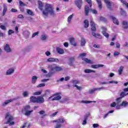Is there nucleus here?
<instances>
[{"label":"nucleus","instance_id":"nucleus-1","mask_svg":"<svg viewBox=\"0 0 128 128\" xmlns=\"http://www.w3.org/2000/svg\"><path fill=\"white\" fill-rule=\"evenodd\" d=\"M43 14L46 16H48V14H50L52 16H56V14L52 8V5L50 4H46L45 10L42 12Z\"/></svg>","mask_w":128,"mask_h":128},{"label":"nucleus","instance_id":"nucleus-2","mask_svg":"<svg viewBox=\"0 0 128 128\" xmlns=\"http://www.w3.org/2000/svg\"><path fill=\"white\" fill-rule=\"evenodd\" d=\"M30 110V106L26 105L24 106V109L22 110V112H24V115L26 116H30L32 114V112H34V110Z\"/></svg>","mask_w":128,"mask_h":128},{"label":"nucleus","instance_id":"nucleus-3","mask_svg":"<svg viewBox=\"0 0 128 128\" xmlns=\"http://www.w3.org/2000/svg\"><path fill=\"white\" fill-rule=\"evenodd\" d=\"M6 118L8 120L7 124H8L9 126H14V122L12 121L14 120V118L10 116L8 113L6 114Z\"/></svg>","mask_w":128,"mask_h":128},{"label":"nucleus","instance_id":"nucleus-4","mask_svg":"<svg viewBox=\"0 0 128 128\" xmlns=\"http://www.w3.org/2000/svg\"><path fill=\"white\" fill-rule=\"evenodd\" d=\"M62 96L60 95V93H56L54 96L48 98V100H60Z\"/></svg>","mask_w":128,"mask_h":128},{"label":"nucleus","instance_id":"nucleus-5","mask_svg":"<svg viewBox=\"0 0 128 128\" xmlns=\"http://www.w3.org/2000/svg\"><path fill=\"white\" fill-rule=\"evenodd\" d=\"M128 106V102L126 100H123L120 106H116V110H120L123 108H126Z\"/></svg>","mask_w":128,"mask_h":128},{"label":"nucleus","instance_id":"nucleus-6","mask_svg":"<svg viewBox=\"0 0 128 128\" xmlns=\"http://www.w3.org/2000/svg\"><path fill=\"white\" fill-rule=\"evenodd\" d=\"M14 72V68H8L5 73L6 76H12Z\"/></svg>","mask_w":128,"mask_h":128},{"label":"nucleus","instance_id":"nucleus-7","mask_svg":"<svg viewBox=\"0 0 128 128\" xmlns=\"http://www.w3.org/2000/svg\"><path fill=\"white\" fill-rule=\"evenodd\" d=\"M76 6L79 10L82 8V0H76L75 1Z\"/></svg>","mask_w":128,"mask_h":128},{"label":"nucleus","instance_id":"nucleus-8","mask_svg":"<svg viewBox=\"0 0 128 128\" xmlns=\"http://www.w3.org/2000/svg\"><path fill=\"white\" fill-rule=\"evenodd\" d=\"M60 60L56 58H50L47 59L46 62H58Z\"/></svg>","mask_w":128,"mask_h":128},{"label":"nucleus","instance_id":"nucleus-9","mask_svg":"<svg viewBox=\"0 0 128 128\" xmlns=\"http://www.w3.org/2000/svg\"><path fill=\"white\" fill-rule=\"evenodd\" d=\"M18 100V98H14L12 99H10V100H6L3 104V106H6V104H10V102H14V100Z\"/></svg>","mask_w":128,"mask_h":128},{"label":"nucleus","instance_id":"nucleus-10","mask_svg":"<svg viewBox=\"0 0 128 128\" xmlns=\"http://www.w3.org/2000/svg\"><path fill=\"white\" fill-rule=\"evenodd\" d=\"M4 50L6 52H12V48L10 46V44H6L4 46Z\"/></svg>","mask_w":128,"mask_h":128},{"label":"nucleus","instance_id":"nucleus-11","mask_svg":"<svg viewBox=\"0 0 128 128\" xmlns=\"http://www.w3.org/2000/svg\"><path fill=\"white\" fill-rule=\"evenodd\" d=\"M44 98L43 96H39L37 98V104H44Z\"/></svg>","mask_w":128,"mask_h":128},{"label":"nucleus","instance_id":"nucleus-12","mask_svg":"<svg viewBox=\"0 0 128 128\" xmlns=\"http://www.w3.org/2000/svg\"><path fill=\"white\" fill-rule=\"evenodd\" d=\"M102 34L104 35V36H106V38H108V36H109L108 34V32H106V28L104 27H102Z\"/></svg>","mask_w":128,"mask_h":128},{"label":"nucleus","instance_id":"nucleus-13","mask_svg":"<svg viewBox=\"0 0 128 128\" xmlns=\"http://www.w3.org/2000/svg\"><path fill=\"white\" fill-rule=\"evenodd\" d=\"M56 67V64H53L52 65H49L48 66V68H50L51 72H55Z\"/></svg>","mask_w":128,"mask_h":128},{"label":"nucleus","instance_id":"nucleus-14","mask_svg":"<svg viewBox=\"0 0 128 128\" xmlns=\"http://www.w3.org/2000/svg\"><path fill=\"white\" fill-rule=\"evenodd\" d=\"M122 97H120L116 99V106H120V104H122Z\"/></svg>","mask_w":128,"mask_h":128},{"label":"nucleus","instance_id":"nucleus-15","mask_svg":"<svg viewBox=\"0 0 128 128\" xmlns=\"http://www.w3.org/2000/svg\"><path fill=\"white\" fill-rule=\"evenodd\" d=\"M48 37L46 34H43L40 37V40H42V42H46L48 40Z\"/></svg>","mask_w":128,"mask_h":128},{"label":"nucleus","instance_id":"nucleus-16","mask_svg":"<svg viewBox=\"0 0 128 128\" xmlns=\"http://www.w3.org/2000/svg\"><path fill=\"white\" fill-rule=\"evenodd\" d=\"M110 18H111L114 24H117L118 25L119 24L118 20V19H116V17L114 16H111L110 17Z\"/></svg>","mask_w":128,"mask_h":128},{"label":"nucleus","instance_id":"nucleus-17","mask_svg":"<svg viewBox=\"0 0 128 128\" xmlns=\"http://www.w3.org/2000/svg\"><path fill=\"white\" fill-rule=\"evenodd\" d=\"M56 50L57 52L59 54H64V51L62 48H57Z\"/></svg>","mask_w":128,"mask_h":128},{"label":"nucleus","instance_id":"nucleus-18","mask_svg":"<svg viewBox=\"0 0 128 128\" xmlns=\"http://www.w3.org/2000/svg\"><path fill=\"white\" fill-rule=\"evenodd\" d=\"M38 100V98L34 96H32L30 98V102H37V100Z\"/></svg>","mask_w":128,"mask_h":128},{"label":"nucleus","instance_id":"nucleus-19","mask_svg":"<svg viewBox=\"0 0 128 128\" xmlns=\"http://www.w3.org/2000/svg\"><path fill=\"white\" fill-rule=\"evenodd\" d=\"M104 2L105 4H106L108 8H110V6H112V2H110V0H104Z\"/></svg>","mask_w":128,"mask_h":128},{"label":"nucleus","instance_id":"nucleus-20","mask_svg":"<svg viewBox=\"0 0 128 128\" xmlns=\"http://www.w3.org/2000/svg\"><path fill=\"white\" fill-rule=\"evenodd\" d=\"M104 64H95V65H92L91 68H102L104 66Z\"/></svg>","mask_w":128,"mask_h":128},{"label":"nucleus","instance_id":"nucleus-21","mask_svg":"<svg viewBox=\"0 0 128 128\" xmlns=\"http://www.w3.org/2000/svg\"><path fill=\"white\" fill-rule=\"evenodd\" d=\"M36 80H38V76H34L32 78V84H36Z\"/></svg>","mask_w":128,"mask_h":128},{"label":"nucleus","instance_id":"nucleus-22","mask_svg":"<svg viewBox=\"0 0 128 128\" xmlns=\"http://www.w3.org/2000/svg\"><path fill=\"white\" fill-rule=\"evenodd\" d=\"M70 42L71 44L74 46H76V42L74 41V38H70Z\"/></svg>","mask_w":128,"mask_h":128},{"label":"nucleus","instance_id":"nucleus-23","mask_svg":"<svg viewBox=\"0 0 128 128\" xmlns=\"http://www.w3.org/2000/svg\"><path fill=\"white\" fill-rule=\"evenodd\" d=\"M84 12L86 16H88V13L90 12V7L88 6H85Z\"/></svg>","mask_w":128,"mask_h":128},{"label":"nucleus","instance_id":"nucleus-24","mask_svg":"<svg viewBox=\"0 0 128 128\" xmlns=\"http://www.w3.org/2000/svg\"><path fill=\"white\" fill-rule=\"evenodd\" d=\"M84 72H85V74L95 73L96 71L90 69H86L84 70Z\"/></svg>","mask_w":128,"mask_h":128},{"label":"nucleus","instance_id":"nucleus-25","mask_svg":"<svg viewBox=\"0 0 128 128\" xmlns=\"http://www.w3.org/2000/svg\"><path fill=\"white\" fill-rule=\"evenodd\" d=\"M80 104H90L92 102H96V101H88V100H82L80 101Z\"/></svg>","mask_w":128,"mask_h":128},{"label":"nucleus","instance_id":"nucleus-26","mask_svg":"<svg viewBox=\"0 0 128 128\" xmlns=\"http://www.w3.org/2000/svg\"><path fill=\"white\" fill-rule=\"evenodd\" d=\"M53 122H64V118H60L57 120H54L53 121Z\"/></svg>","mask_w":128,"mask_h":128},{"label":"nucleus","instance_id":"nucleus-27","mask_svg":"<svg viewBox=\"0 0 128 128\" xmlns=\"http://www.w3.org/2000/svg\"><path fill=\"white\" fill-rule=\"evenodd\" d=\"M122 28H128V24L126 21L122 22Z\"/></svg>","mask_w":128,"mask_h":128},{"label":"nucleus","instance_id":"nucleus-28","mask_svg":"<svg viewBox=\"0 0 128 128\" xmlns=\"http://www.w3.org/2000/svg\"><path fill=\"white\" fill-rule=\"evenodd\" d=\"M38 114H40V116H42V118L44 116H46V111H44V110L40 111Z\"/></svg>","mask_w":128,"mask_h":128},{"label":"nucleus","instance_id":"nucleus-29","mask_svg":"<svg viewBox=\"0 0 128 128\" xmlns=\"http://www.w3.org/2000/svg\"><path fill=\"white\" fill-rule=\"evenodd\" d=\"M38 8H40V10H42V1H38Z\"/></svg>","mask_w":128,"mask_h":128},{"label":"nucleus","instance_id":"nucleus-30","mask_svg":"<svg viewBox=\"0 0 128 128\" xmlns=\"http://www.w3.org/2000/svg\"><path fill=\"white\" fill-rule=\"evenodd\" d=\"M72 18H74V14H72L70 15L68 18V22L69 24L72 22Z\"/></svg>","mask_w":128,"mask_h":128},{"label":"nucleus","instance_id":"nucleus-31","mask_svg":"<svg viewBox=\"0 0 128 128\" xmlns=\"http://www.w3.org/2000/svg\"><path fill=\"white\" fill-rule=\"evenodd\" d=\"M97 3L98 4V8L100 10H102V2L100 1V0H96Z\"/></svg>","mask_w":128,"mask_h":128},{"label":"nucleus","instance_id":"nucleus-32","mask_svg":"<svg viewBox=\"0 0 128 128\" xmlns=\"http://www.w3.org/2000/svg\"><path fill=\"white\" fill-rule=\"evenodd\" d=\"M122 70H124V66H120L118 70V74L120 76L122 74Z\"/></svg>","mask_w":128,"mask_h":128},{"label":"nucleus","instance_id":"nucleus-33","mask_svg":"<svg viewBox=\"0 0 128 128\" xmlns=\"http://www.w3.org/2000/svg\"><path fill=\"white\" fill-rule=\"evenodd\" d=\"M90 26V24L88 23V20H84V28H88Z\"/></svg>","mask_w":128,"mask_h":128},{"label":"nucleus","instance_id":"nucleus-34","mask_svg":"<svg viewBox=\"0 0 128 128\" xmlns=\"http://www.w3.org/2000/svg\"><path fill=\"white\" fill-rule=\"evenodd\" d=\"M26 12L28 14H29V16H34V12H32V11L30 9L27 10Z\"/></svg>","mask_w":128,"mask_h":128},{"label":"nucleus","instance_id":"nucleus-35","mask_svg":"<svg viewBox=\"0 0 128 128\" xmlns=\"http://www.w3.org/2000/svg\"><path fill=\"white\" fill-rule=\"evenodd\" d=\"M82 60H84V62H86V64H92V60L86 58H83Z\"/></svg>","mask_w":128,"mask_h":128},{"label":"nucleus","instance_id":"nucleus-36","mask_svg":"<svg viewBox=\"0 0 128 128\" xmlns=\"http://www.w3.org/2000/svg\"><path fill=\"white\" fill-rule=\"evenodd\" d=\"M85 2H88V4L90 8H92V0H85Z\"/></svg>","mask_w":128,"mask_h":128},{"label":"nucleus","instance_id":"nucleus-37","mask_svg":"<svg viewBox=\"0 0 128 128\" xmlns=\"http://www.w3.org/2000/svg\"><path fill=\"white\" fill-rule=\"evenodd\" d=\"M61 70H62V67L56 66L55 72H60Z\"/></svg>","mask_w":128,"mask_h":128},{"label":"nucleus","instance_id":"nucleus-38","mask_svg":"<svg viewBox=\"0 0 128 128\" xmlns=\"http://www.w3.org/2000/svg\"><path fill=\"white\" fill-rule=\"evenodd\" d=\"M86 44V40L84 38H82L81 39V46H84Z\"/></svg>","mask_w":128,"mask_h":128},{"label":"nucleus","instance_id":"nucleus-39","mask_svg":"<svg viewBox=\"0 0 128 128\" xmlns=\"http://www.w3.org/2000/svg\"><path fill=\"white\" fill-rule=\"evenodd\" d=\"M86 56V53H82L80 54L79 57L80 58H82V60L83 58H85L84 56Z\"/></svg>","mask_w":128,"mask_h":128},{"label":"nucleus","instance_id":"nucleus-40","mask_svg":"<svg viewBox=\"0 0 128 128\" xmlns=\"http://www.w3.org/2000/svg\"><path fill=\"white\" fill-rule=\"evenodd\" d=\"M6 10H8L6 6L4 5L3 16H4V14H6Z\"/></svg>","mask_w":128,"mask_h":128},{"label":"nucleus","instance_id":"nucleus-41","mask_svg":"<svg viewBox=\"0 0 128 128\" xmlns=\"http://www.w3.org/2000/svg\"><path fill=\"white\" fill-rule=\"evenodd\" d=\"M34 96H40L42 91H38L33 93Z\"/></svg>","mask_w":128,"mask_h":128},{"label":"nucleus","instance_id":"nucleus-42","mask_svg":"<svg viewBox=\"0 0 128 128\" xmlns=\"http://www.w3.org/2000/svg\"><path fill=\"white\" fill-rule=\"evenodd\" d=\"M70 100L67 98H64L60 100L61 102H67V103Z\"/></svg>","mask_w":128,"mask_h":128},{"label":"nucleus","instance_id":"nucleus-43","mask_svg":"<svg viewBox=\"0 0 128 128\" xmlns=\"http://www.w3.org/2000/svg\"><path fill=\"white\" fill-rule=\"evenodd\" d=\"M22 94L24 98H28V91L24 92Z\"/></svg>","mask_w":128,"mask_h":128},{"label":"nucleus","instance_id":"nucleus-44","mask_svg":"<svg viewBox=\"0 0 128 128\" xmlns=\"http://www.w3.org/2000/svg\"><path fill=\"white\" fill-rule=\"evenodd\" d=\"M95 90V92H100V90H104V87H100V88H94Z\"/></svg>","mask_w":128,"mask_h":128},{"label":"nucleus","instance_id":"nucleus-45","mask_svg":"<svg viewBox=\"0 0 128 128\" xmlns=\"http://www.w3.org/2000/svg\"><path fill=\"white\" fill-rule=\"evenodd\" d=\"M92 34L94 36H95V38H100V36L98 34H96V32H92Z\"/></svg>","mask_w":128,"mask_h":128},{"label":"nucleus","instance_id":"nucleus-46","mask_svg":"<svg viewBox=\"0 0 128 128\" xmlns=\"http://www.w3.org/2000/svg\"><path fill=\"white\" fill-rule=\"evenodd\" d=\"M46 86V84L44 83L40 84L39 85L37 86V88H44Z\"/></svg>","mask_w":128,"mask_h":128},{"label":"nucleus","instance_id":"nucleus-47","mask_svg":"<svg viewBox=\"0 0 128 128\" xmlns=\"http://www.w3.org/2000/svg\"><path fill=\"white\" fill-rule=\"evenodd\" d=\"M96 92V90H95L94 88L88 91V93L90 94H94V92Z\"/></svg>","mask_w":128,"mask_h":128},{"label":"nucleus","instance_id":"nucleus-48","mask_svg":"<svg viewBox=\"0 0 128 128\" xmlns=\"http://www.w3.org/2000/svg\"><path fill=\"white\" fill-rule=\"evenodd\" d=\"M120 14L122 16H126V11H124V10L122 9H121L120 10Z\"/></svg>","mask_w":128,"mask_h":128},{"label":"nucleus","instance_id":"nucleus-49","mask_svg":"<svg viewBox=\"0 0 128 128\" xmlns=\"http://www.w3.org/2000/svg\"><path fill=\"white\" fill-rule=\"evenodd\" d=\"M14 34V31L12 30H9L8 31V34L9 36H10V34Z\"/></svg>","mask_w":128,"mask_h":128},{"label":"nucleus","instance_id":"nucleus-50","mask_svg":"<svg viewBox=\"0 0 128 128\" xmlns=\"http://www.w3.org/2000/svg\"><path fill=\"white\" fill-rule=\"evenodd\" d=\"M73 86H74L75 88H76V89L78 90H82V87L78 86L76 84L74 85Z\"/></svg>","mask_w":128,"mask_h":128},{"label":"nucleus","instance_id":"nucleus-51","mask_svg":"<svg viewBox=\"0 0 128 128\" xmlns=\"http://www.w3.org/2000/svg\"><path fill=\"white\" fill-rule=\"evenodd\" d=\"M72 82L74 84H78L80 82L78 80H74Z\"/></svg>","mask_w":128,"mask_h":128},{"label":"nucleus","instance_id":"nucleus-52","mask_svg":"<svg viewBox=\"0 0 128 128\" xmlns=\"http://www.w3.org/2000/svg\"><path fill=\"white\" fill-rule=\"evenodd\" d=\"M116 106V102H113L110 104V106L112 108H114Z\"/></svg>","mask_w":128,"mask_h":128},{"label":"nucleus","instance_id":"nucleus-53","mask_svg":"<svg viewBox=\"0 0 128 128\" xmlns=\"http://www.w3.org/2000/svg\"><path fill=\"white\" fill-rule=\"evenodd\" d=\"M41 72L42 74H48V71L44 69H42Z\"/></svg>","mask_w":128,"mask_h":128},{"label":"nucleus","instance_id":"nucleus-54","mask_svg":"<svg viewBox=\"0 0 128 128\" xmlns=\"http://www.w3.org/2000/svg\"><path fill=\"white\" fill-rule=\"evenodd\" d=\"M108 84H118V82L114 80L110 81L108 82Z\"/></svg>","mask_w":128,"mask_h":128},{"label":"nucleus","instance_id":"nucleus-55","mask_svg":"<svg viewBox=\"0 0 128 128\" xmlns=\"http://www.w3.org/2000/svg\"><path fill=\"white\" fill-rule=\"evenodd\" d=\"M64 80V78H62L60 80H57L58 82H62Z\"/></svg>","mask_w":128,"mask_h":128},{"label":"nucleus","instance_id":"nucleus-56","mask_svg":"<svg viewBox=\"0 0 128 128\" xmlns=\"http://www.w3.org/2000/svg\"><path fill=\"white\" fill-rule=\"evenodd\" d=\"M45 54L46 56H50V52L49 51H46L45 52Z\"/></svg>","mask_w":128,"mask_h":128},{"label":"nucleus","instance_id":"nucleus-57","mask_svg":"<svg viewBox=\"0 0 128 128\" xmlns=\"http://www.w3.org/2000/svg\"><path fill=\"white\" fill-rule=\"evenodd\" d=\"M0 28L3 30H6V26L4 25L0 26Z\"/></svg>","mask_w":128,"mask_h":128},{"label":"nucleus","instance_id":"nucleus-58","mask_svg":"<svg viewBox=\"0 0 128 128\" xmlns=\"http://www.w3.org/2000/svg\"><path fill=\"white\" fill-rule=\"evenodd\" d=\"M92 126L94 128H98V126H100V125L98 124H93Z\"/></svg>","mask_w":128,"mask_h":128},{"label":"nucleus","instance_id":"nucleus-59","mask_svg":"<svg viewBox=\"0 0 128 128\" xmlns=\"http://www.w3.org/2000/svg\"><path fill=\"white\" fill-rule=\"evenodd\" d=\"M24 36H30V32L28 31H25L24 32Z\"/></svg>","mask_w":128,"mask_h":128},{"label":"nucleus","instance_id":"nucleus-60","mask_svg":"<svg viewBox=\"0 0 128 128\" xmlns=\"http://www.w3.org/2000/svg\"><path fill=\"white\" fill-rule=\"evenodd\" d=\"M46 78H50L52 76V73L51 72H48V73L46 75Z\"/></svg>","mask_w":128,"mask_h":128},{"label":"nucleus","instance_id":"nucleus-61","mask_svg":"<svg viewBox=\"0 0 128 128\" xmlns=\"http://www.w3.org/2000/svg\"><path fill=\"white\" fill-rule=\"evenodd\" d=\"M56 128H62V124H56V125L55 126Z\"/></svg>","mask_w":128,"mask_h":128},{"label":"nucleus","instance_id":"nucleus-62","mask_svg":"<svg viewBox=\"0 0 128 128\" xmlns=\"http://www.w3.org/2000/svg\"><path fill=\"white\" fill-rule=\"evenodd\" d=\"M114 56H120V52H115L114 54Z\"/></svg>","mask_w":128,"mask_h":128},{"label":"nucleus","instance_id":"nucleus-63","mask_svg":"<svg viewBox=\"0 0 128 128\" xmlns=\"http://www.w3.org/2000/svg\"><path fill=\"white\" fill-rule=\"evenodd\" d=\"M120 96L122 97L126 96V94H125L124 92H122L120 94Z\"/></svg>","mask_w":128,"mask_h":128},{"label":"nucleus","instance_id":"nucleus-64","mask_svg":"<svg viewBox=\"0 0 128 128\" xmlns=\"http://www.w3.org/2000/svg\"><path fill=\"white\" fill-rule=\"evenodd\" d=\"M16 34H18V26L15 27Z\"/></svg>","mask_w":128,"mask_h":128}]
</instances>
